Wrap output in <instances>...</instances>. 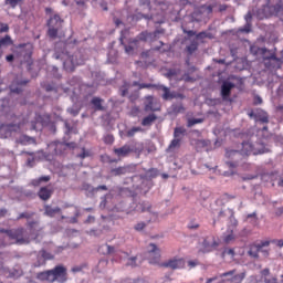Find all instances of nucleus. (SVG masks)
Listing matches in <instances>:
<instances>
[{
	"label": "nucleus",
	"mask_w": 283,
	"mask_h": 283,
	"mask_svg": "<svg viewBox=\"0 0 283 283\" xmlns=\"http://www.w3.org/2000/svg\"><path fill=\"white\" fill-rule=\"evenodd\" d=\"M27 227L30 231V234H28V231L23 228H15V229H3L0 228V233H4L6 238L9 240V244H30V235H33V238H39V233L43 231V228H41V223L39 221H28Z\"/></svg>",
	"instance_id": "nucleus-1"
},
{
	"label": "nucleus",
	"mask_w": 283,
	"mask_h": 283,
	"mask_svg": "<svg viewBox=\"0 0 283 283\" xmlns=\"http://www.w3.org/2000/svg\"><path fill=\"white\" fill-rule=\"evenodd\" d=\"M258 156L264 154V144L251 143V140L243 142L241 144V150L226 149V158H238L239 156Z\"/></svg>",
	"instance_id": "nucleus-2"
},
{
	"label": "nucleus",
	"mask_w": 283,
	"mask_h": 283,
	"mask_svg": "<svg viewBox=\"0 0 283 283\" xmlns=\"http://www.w3.org/2000/svg\"><path fill=\"white\" fill-rule=\"evenodd\" d=\"M36 280H39L40 282L65 283L67 282V268H65L63 264H60L52 270L39 272L36 274Z\"/></svg>",
	"instance_id": "nucleus-3"
},
{
	"label": "nucleus",
	"mask_w": 283,
	"mask_h": 283,
	"mask_svg": "<svg viewBox=\"0 0 283 283\" xmlns=\"http://www.w3.org/2000/svg\"><path fill=\"white\" fill-rule=\"evenodd\" d=\"M11 120H13L12 124H2L0 126V138H10L12 134L21 132V127L28 123V119L23 115H11Z\"/></svg>",
	"instance_id": "nucleus-4"
},
{
	"label": "nucleus",
	"mask_w": 283,
	"mask_h": 283,
	"mask_svg": "<svg viewBox=\"0 0 283 283\" xmlns=\"http://www.w3.org/2000/svg\"><path fill=\"white\" fill-rule=\"evenodd\" d=\"M113 151L117 158H127L129 154H143V144L139 147L125 144L119 148H114Z\"/></svg>",
	"instance_id": "nucleus-5"
},
{
	"label": "nucleus",
	"mask_w": 283,
	"mask_h": 283,
	"mask_svg": "<svg viewBox=\"0 0 283 283\" xmlns=\"http://www.w3.org/2000/svg\"><path fill=\"white\" fill-rule=\"evenodd\" d=\"M145 258L149 264H158L160 262V248L155 243H149L145 252Z\"/></svg>",
	"instance_id": "nucleus-6"
},
{
	"label": "nucleus",
	"mask_w": 283,
	"mask_h": 283,
	"mask_svg": "<svg viewBox=\"0 0 283 283\" xmlns=\"http://www.w3.org/2000/svg\"><path fill=\"white\" fill-rule=\"evenodd\" d=\"M237 270H230L228 272L221 273L219 277L224 279L226 282H231V283H242L244 282V277H247V272H241L239 274Z\"/></svg>",
	"instance_id": "nucleus-7"
},
{
	"label": "nucleus",
	"mask_w": 283,
	"mask_h": 283,
	"mask_svg": "<svg viewBox=\"0 0 283 283\" xmlns=\"http://www.w3.org/2000/svg\"><path fill=\"white\" fill-rule=\"evenodd\" d=\"M158 34H165V30H156L153 33L144 31V32L139 33L137 35V38L132 40V44L133 45H139L140 41H147L148 39L154 41L156 39V36H158Z\"/></svg>",
	"instance_id": "nucleus-8"
},
{
	"label": "nucleus",
	"mask_w": 283,
	"mask_h": 283,
	"mask_svg": "<svg viewBox=\"0 0 283 283\" xmlns=\"http://www.w3.org/2000/svg\"><path fill=\"white\" fill-rule=\"evenodd\" d=\"M107 248V255H113V261L114 262H123V260H125V258H129V253L125 252V251H120V250H116V248L106 244Z\"/></svg>",
	"instance_id": "nucleus-9"
},
{
	"label": "nucleus",
	"mask_w": 283,
	"mask_h": 283,
	"mask_svg": "<svg viewBox=\"0 0 283 283\" xmlns=\"http://www.w3.org/2000/svg\"><path fill=\"white\" fill-rule=\"evenodd\" d=\"M160 266H164V269H172V271H176L178 269H185V259L172 258L161 263Z\"/></svg>",
	"instance_id": "nucleus-10"
},
{
	"label": "nucleus",
	"mask_w": 283,
	"mask_h": 283,
	"mask_svg": "<svg viewBox=\"0 0 283 283\" xmlns=\"http://www.w3.org/2000/svg\"><path fill=\"white\" fill-rule=\"evenodd\" d=\"M71 67H67V61L64 62V67L67 72H74V67L77 65H83L85 63V59L81 56V53H75L70 57Z\"/></svg>",
	"instance_id": "nucleus-11"
},
{
	"label": "nucleus",
	"mask_w": 283,
	"mask_h": 283,
	"mask_svg": "<svg viewBox=\"0 0 283 283\" xmlns=\"http://www.w3.org/2000/svg\"><path fill=\"white\" fill-rule=\"evenodd\" d=\"M144 112H160V104L154 99V96H147L144 103Z\"/></svg>",
	"instance_id": "nucleus-12"
},
{
	"label": "nucleus",
	"mask_w": 283,
	"mask_h": 283,
	"mask_svg": "<svg viewBox=\"0 0 283 283\" xmlns=\"http://www.w3.org/2000/svg\"><path fill=\"white\" fill-rule=\"evenodd\" d=\"M233 87H235V84L231 83V82H223L221 85V98L223 101H229V96H231V90H233Z\"/></svg>",
	"instance_id": "nucleus-13"
},
{
	"label": "nucleus",
	"mask_w": 283,
	"mask_h": 283,
	"mask_svg": "<svg viewBox=\"0 0 283 283\" xmlns=\"http://www.w3.org/2000/svg\"><path fill=\"white\" fill-rule=\"evenodd\" d=\"M30 83V81L24 80V81H13L12 84L10 85V90L13 94H21L23 92V87H25Z\"/></svg>",
	"instance_id": "nucleus-14"
},
{
	"label": "nucleus",
	"mask_w": 283,
	"mask_h": 283,
	"mask_svg": "<svg viewBox=\"0 0 283 283\" xmlns=\"http://www.w3.org/2000/svg\"><path fill=\"white\" fill-rule=\"evenodd\" d=\"M52 193H54V190L52 188L41 187L38 191V198H40V200H43L44 202H48V200L52 198Z\"/></svg>",
	"instance_id": "nucleus-15"
},
{
	"label": "nucleus",
	"mask_w": 283,
	"mask_h": 283,
	"mask_svg": "<svg viewBox=\"0 0 283 283\" xmlns=\"http://www.w3.org/2000/svg\"><path fill=\"white\" fill-rule=\"evenodd\" d=\"M140 207L143 212L147 211L150 214V219L147 221V224H149V222H155V220H158V213L151 212V205L149 202H142Z\"/></svg>",
	"instance_id": "nucleus-16"
},
{
	"label": "nucleus",
	"mask_w": 283,
	"mask_h": 283,
	"mask_svg": "<svg viewBox=\"0 0 283 283\" xmlns=\"http://www.w3.org/2000/svg\"><path fill=\"white\" fill-rule=\"evenodd\" d=\"M59 213H61V208H52V206L50 205L44 206V216H46L48 218H55V216H59Z\"/></svg>",
	"instance_id": "nucleus-17"
},
{
	"label": "nucleus",
	"mask_w": 283,
	"mask_h": 283,
	"mask_svg": "<svg viewBox=\"0 0 283 283\" xmlns=\"http://www.w3.org/2000/svg\"><path fill=\"white\" fill-rule=\"evenodd\" d=\"M62 24H63V20L61 19L60 14H55V15L51 17L48 21L49 28L60 29Z\"/></svg>",
	"instance_id": "nucleus-18"
},
{
	"label": "nucleus",
	"mask_w": 283,
	"mask_h": 283,
	"mask_svg": "<svg viewBox=\"0 0 283 283\" xmlns=\"http://www.w3.org/2000/svg\"><path fill=\"white\" fill-rule=\"evenodd\" d=\"M156 120H158V116L151 113L142 119V125L143 127H151Z\"/></svg>",
	"instance_id": "nucleus-19"
},
{
	"label": "nucleus",
	"mask_w": 283,
	"mask_h": 283,
	"mask_svg": "<svg viewBox=\"0 0 283 283\" xmlns=\"http://www.w3.org/2000/svg\"><path fill=\"white\" fill-rule=\"evenodd\" d=\"M17 143L19 145H36V139L33 137H30L28 135H21L18 139Z\"/></svg>",
	"instance_id": "nucleus-20"
},
{
	"label": "nucleus",
	"mask_w": 283,
	"mask_h": 283,
	"mask_svg": "<svg viewBox=\"0 0 283 283\" xmlns=\"http://www.w3.org/2000/svg\"><path fill=\"white\" fill-rule=\"evenodd\" d=\"M91 104L95 112H105V107L103 106V98L101 97H93L91 99Z\"/></svg>",
	"instance_id": "nucleus-21"
},
{
	"label": "nucleus",
	"mask_w": 283,
	"mask_h": 283,
	"mask_svg": "<svg viewBox=\"0 0 283 283\" xmlns=\"http://www.w3.org/2000/svg\"><path fill=\"white\" fill-rule=\"evenodd\" d=\"M254 118L258 123H269V114L264 111L255 113Z\"/></svg>",
	"instance_id": "nucleus-22"
},
{
	"label": "nucleus",
	"mask_w": 283,
	"mask_h": 283,
	"mask_svg": "<svg viewBox=\"0 0 283 283\" xmlns=\"http://www.w3.org/2000/svg\"><path fill=\"white\" fill-rule=\"evenodd\" d=\"M10 45H14V41L9 34L0 39V50L1 48H10Z\"/></svg>",
	"instance_id": "nucleus-23"
},
{
	"label": "nucleus",
	"mask_w": 283,
	"mask_h": 283,
	"mask_svg": "<svg viewBox=\"0 0 283 283\" xmlns=\"http://www.w3.org/2000/svg\"><path fill=\"white\" fill-rule=\"evenodd\" d=\"M45 264H46V261H45L43 254L41 253V251H39L36 254L35 262H33V266H34V269H39L41 266H45Z\"/></svg>",
	"instance_id": "nucleus-24"
},
{
	"label": "nucleus",
	"mask_w": 283,
	"mask_h": 283,
	"mask_svg": "<svg viewBox=\"0 0 283 283\" xmlns=\"http://www.w3.org/2000/svg\"><path fill=\"white\" fill-rule=\"evenodd\" d=\"M23 270L22 269H13L9 271V274L7 277H11L12 280H19V277H22Z\"/></svg>",
	"instance_id": "nucleus-25"
},
{
	"label": "nucleus",
	"mask_w": 283,
	"mask_h": 283,
	"mask_svg": "<svg viewBox=\"0 0 283 283\" xmlns=\"http://www.w3.org/2000/svg\"><path fill=\"white\" fill-rule=\"evenodd\" d=\"M129 171L128 167H118V168H114L111 170V174H113V176H125V174H127Z\"/></svg>",
	"instance_id": "nucleus-26"
},
{
	"label": "nucleus",
	"mask_w": 283,
	"mask_h": 283,
	"mask_svg": "<svg viewBox=\"0 0 283 283\" xmlns=\"http://www.w3.org/2000/svg\"><path fill=\"white\" fill-rule=\"evenodd\" d=\"M50 180H51V177H50V176H42V177H40V178H38V179H33V180L31 181V185H32L33 187H39V186L41 185V182H50Z\"/></svg>",
	"instance_id": "nucleus-27"
},
{
	"label": "nucleus",
	"mask_w": 283,
	"mask_h": 283,
	"mask_svg": "<svg viewBox=\"0 0 283 283\" xmlns=\"http://www.w3.org/2000/svg\"><path fill=\"white\" fill-rule=\"evenodd\" d=\"M198 51V41L193 40L190 45L186 46V52L189 56L193 54V52Z\"/></svg>",
	"instance_id": "nucleus-28"
},
{
	"label": "nucleus",
	"mask_w": 283,
	"mask_h": 283,
	"mask_svg": "<svg viewBox=\"0 0 283 283\" xmlns=\"http://www.w3.org/2000/svg\"><path fill=\"white\" fill-rule=\"evenodd\" d=\"M161 90L164 92V94H163L164 101H171V98H176V96L174 94H171V92L169 91L168 87L163 86Z\"/></svg>",
	"instance_id": "nucleus-29"
},
{
	"label": "nucleus",
	"mask_w": 283,
	"mask_h": 283,
	"mask_svg": "<svg viewBox=\"0 0 283 283\" xmlns=\"http://www.w3.org/2000/svg\"><path fill=\"white\" fill-rule=\"evenodd\" d=\"M65 149H67V144L61 142L55 144V154H63Z\"/></svg>",
	"instance_id": "nucleus-30"
},
{
	"label": "nucleus",
	"mask_w": 283,
	"mask_h": 283,
	"mask_svg": "<svg viewBox=\"0 0 283 283\" xmlns=\"http://www.w3.org/2000/svg\"><path fill=\"white\" fill-rule=\"evenodd\" d=\"M138 132H143L142 127H133L129 130H127L126 136L128 138H134V136H136V134H138Z\"/></svg>",
	"instance_id": "nucleus-31"
},
{
	"label": "nucleus",
	"mask_w": 283,
	"mask_h": 283,
	"mask_svg": "<svg viewBox=\"0 0 283 283\" xmlns=\"http://www.w3.org/2000/svg\"><path fill=\"white\" fill-rule=\"evenodd\" d=\"M59 30L60 29H57V28L49 27L48 34H49L50 39H56V36H59Z\"/></svg>",
	"instance_id": "nucleus-32"
},
{
	"label": "nucleus",
	"mask_w": 283,
	"mask_h": 283,
	"mask_svg": "<svg viewBox=\"0 0 283 283\" xmlns=\"http://www.w3.org/2000/svg\"><path fill=\"white\" fill-rule=\"evenodd\" d=\"M200 123H205L203 118H190L188 119L187 127H193V125H200Z\"/></svg>",
	"instance_id": "nucleus-33"
},
{
	"label": "nucleus",
	"mask_w": 283,
	"mask_h": 283,
	"mask_svg": "<svg viewBox=\"0 0 283 283\" xmlns=\"http://www.w3.org/2000/svg\"><path fill=\"white\" fill-rule=\"evenodd\" d=\"M40 253H42L45 262H48L49 260H54V254H52V252H48L46 250L42 249L40 250Z\"/></svg>",
	"instance_id": "nucleus-34"
},
{
	"label": "nucleus",
	"mask_w": 283,
	"mask_h": 283,
	"mask_svg": "<svg viewBox=\"0 0 283 283\" xmlns=\"http://www.w3.org/2000/svg\"><path fill=\"white\" fill-rule=\"evenodd\" d=\"M33 216H35L34 212H22L17 217V220H30V218H33Z\"/></svg>",
	"instance_id": "nucleus-35"
},
{
	"label": "nucleus",
	"mask_w": 283,
	"mask_h": 283,
	"mask_svg": "<svg viewBox=\"0 0 283 283\" xmlns=\"http://www.w3.org/2000/svg\"><path fill=\"white\" fill-rule=\"evenodd\" d=\"M6 6H10V8H17L19 3H23V0H4Z\"/></svg>",
	"instance_id": "nucleus-36"
},
{
	"label": "nucleus",
	"mask_w": 283,
	"mask_h": 283,
	"mask_svg": "<svg viewBox=\"0 0 283 283\" xmlns=\"http://www.w3.org/2000/svg\"><path fill=\"white\" fill-rule=\"evenodd\" d=\"M260 251H262V250L258 249V245H254V247L250 248L248 253L251 258H258L259 256L258 253H260Z\"/></svg>",
	"instance_id": "nucleus-37"
},
{
	"label": "nucleus",
	"mask_w": 283,
	"mask_h": 283,
	"mask_svg": "<svg viewBox=\"0 0 283 283\" xmlns=\"http://www.w3.org/2000/svg\"><path fill=\"white\" fill-rule=\"evenodd\" d=\"M245 19H247V24H245L244 28H242L240 31H241V32L249 33V32H251V23H249V20H251V14H248V15L245 17Z\"/></svg>",
	"instance_id": "nucleus-38"
},
{
	"label": "nucleus",
	"mask_w": 283,
	"mask_h": 283,
	"mask_svg": "<svg viewBox=\"0 0 283 283\" xmlns=\"http://www.w3.org/2000/svg\"><path fill=\"white\" fill-rule=\"evenodd\" d=\"M187 129H185V127H176L175 132H174V137L178 138L180 136H182V134H186Z\"/></svg>",
	"instance_id": "nucleus-39"
},
{
	"label": "nucleus",
	"mask_w": 283,
	"mask_h": 283,
	"mask_svg": "<svg viewBox=\"0 0 283 283\" xmlns=\"http://www.w3.org/2000/svg\"><path fill=\"white\" fill-rule=\"evenodd\" d=\"M90 156H92V153L85 148H82V153L77 155V158L84 160V158H90Z\"/></svg>",
	"instance_id": "nucleus-40"
},
{
	"label": "nucleus",
	"mask_w": 283,
	"mask_h": 283,
	"mask_svg": "<svg viewBox=\"0 0 283 283\" xmlns=\"http://www.w3.org/2000/svg\"><path fill=\"white\" fill-rule=\"evenodd\" d=\"M126 54H134V48H138V45L133 44L132 41L129 45H124Z\"/></svg>",
	"instance_id": "nucleus-41"
},
{
	"label": "nucleus",
	"mask_w": 283,
	"mask_h": 283,
	"mask_svg": "<svg viewBox=\"0 0 283 283\" xmlns=\"http://www.w3.org/2000/svg\"><path fill=\"white\" fill-rule=\"evenodd\" d=\"M202 247H203L205 253H209L213 250V245L209 244V241H207V240H203Z\"/></svg>",
	"instance_id": "nucleus-42"
},
{
	"label": "nucleus",
	"mask_w": 283,
	"mask_h": 283,
	"mask_svg": "<svg viewBox=\"0 0 283 283\" xmlns=\"http://www.w3.org/2000/svg\"><path fill=\"white\" fill-rule=\"evenodd\" d=\"M176 147H180V139L178 138L171 140L170 145L168 146V149L171 151V149H176Z\"/></svg>",
	"instance_id": "nucleus-43"
},
{
	"label": "nucleus",
	"mask_w": 283,
	"mask_h": 283,
	"mask_svg": "<svg viewBox=\"0 0 283 283\" xmlns=\"http://www.w3.org/2000/svg\"><path fill=\"white\" fill-rule=\"evenodd\" d=\"M136 260H138L136 256L128 258L126 266H132L133 269L136 268Z\"/></svg>",
	"instance_id": "nucleus-44"
},
{
	"label": "nucleus",
	"mask_w": 283,
	"mask_h": 283,
	"mask_svg": "<svg viewBox=\"0 0 283 283\" xmlns=\"http://www.w3.org/2000/svg\"><path fill=\"white\" fill-rule=\"evenodd\" d=\"M272 244H275L279 249H283V239H274L271 241Z\"/></svg>",
	"instance_id": "nucleus-45"
},
{
	"label": "nucleus",
	"mask_w": 283,
	"mask_h": 283,
	"mask_svg": "<svg viewBox=\"0 0 283 283\" xmlns=\"http://www.w3.org/2000/svg\"><path fill=\"white\" fill-rule=\"evenodd\" d=\"M145 227H147V223L145 222H138L137 224H135L134 229L135 231H143V229H145Z\"/></svg>",
	"instance_id": "nucleus-46"
},
{
	"label": "nucleus",
	"mask_w": 283,
	"mask_h": 283,
	"mask_svg": "<svg viewBox=\"0 0 283 283\" xmlns=\"http://www.w3.org/2000/svg\"><path fill=\"white\" fill-rule=\"evenodd\" d=\"M23 48H27L30 52H32V44L31 43H22L17 46L18 50H23Z\"/></svg>",
	"instance_id": "nucleus-47"
},
{
	"label": "nucleus",
	"mask_w": 283,
	"mask_h": 283,
	"mask_svg": "<svg viewBox=\"0 0 283 283\" xmlns=\"http://www.w3.org/2000/svg\"><path fill=\"white\" fill-rule=\"evenodd\" d=\"M104 143H105L106 145H112V143H114V135H106V136L104 137Z\"/></svg>",
	"instance_id": "nucleus-48"
},
{
	"label": "nucleus",
	"mask_w": 283,
	"mask_h": 283,
	"mask_svg": "<svg viewBox=\"0 0 283 283\" xmlns=\"http://www.w3.org/2000/svg\"><path fill=\"white\" fill-rule=\"evenodd\" d=\"M201 10L203 12H207V14H211L213 12V7L212 6H202Z\"/></svg>",
	"instance_id": "nucleus-49"
},
{
	"label": "nucleus",
	"mask_w": 283,
	"mask_h": 283,
	"mask_svg": "<svg viewBox=\"0 0 283 283\" xmlns=\"http://www.w3.org/2000/svg\"><path fill=\"white\" fill-rule=\"evenodd\" d=\"M133 85H134L135 87H138V86H139L140 90H145V88H147V87H151V84H139L138 82H134Z\"/></svg>",
	"instance_id": "nucleus-50"
},
{
	"label": "nucleus",
	"mask_w": 283,
	"mask_h": 283,
	"mask_svg": "<svg viewBox=\"0 0 283 283\" xmlns=\"http://www.w3.org/2000/svg\"><path fill=\"white\" fill-rule=\"evenodd\" d=\"M281 281L277 282L276 277H270V279H265V283H283V275H281Z\"/></svg>",
	"instance_id": "nucleus-51"
},
{
	"label": "nucleus",
	"mask_w": 283,
	"mask_h": 283,
	"mask_svg": "<svg viewBox=\"0 0 283 283\" xmlns=\"http://www.w3.org/2000/svg\"><path fill=\"white\" fill-rule=\"evenodd\" d=\"M10 30V27L6 23L0 22V34L3 32H8Z\"/></svg>",
	"instance_id": "nucleus-52"
},
{
	"label": "nucleus",
	"mask_w": 283,
	"mask_h": 283,
	"mask_svg": "<svg viewBox=\"0 0 283 283\" xmlns=\"http://www.w3.org/2000/svg\"><path fill=\"white\" fill-rule=\"evenodd\" d=\"M269 244H271V241H262L256 247H258L259 251H262V249H264V247H269Z\"/></svg>",
	"instance_id": "nucleus-53"
},
{
	"label": "nucleus",
	"mask_w": 283,
	"mask_h": 283,
	"mask_svg": "<svg viewBox=\"0 0 283 283\" xmlns=\"http://www.w3.org/2000/svg\"><path fill=\"white\" fill-rule=\"evenodd\" d=\"M188 229H191V230L200 229V224L192 221L188 223Z\"/></svg>",
	"instance_id": "nucleus-54"
},
{
	"label": "nucleus",
	"mask_w": 283,
	"mask_h": 283,
	"mask_svg": "<svg viewBox=\"0 0 283 283\" xmlns=\"http://www.w3.org/2000/svg\"><path fill=\"white\" fill-rule=\"evenodd\" d=\"M223 200H227V201H229V200H235V196L229 195V193H224V195H223Z\"/></svg>",
	"instance_id": "nucleus-55"
},
{
	"label": "nucleus",
	"mask_w": 283,
	"mask_h": 283,
	"mask_svg": "<svg viewBox=\"0 0 283 283\" xmlns=\"http://www.w3.org/2000/svg\"><path fill=\"white\" fill-rule=\"evenodd\" d=\"M198 264H199L198 260L188 261V266H190V269L198 266Z\"/></svg>",
	"instance_id": "nucleus-56"
},
{
	"label": "nucleus",
	"mask_w": 283,
	"mask_h": 283,
	"mask_svg": "<svg viewBox=\"0 0 283 283\" xmlns=\"http://www.w3.org/2000/svg\"><path fill=\"white\" fill-rule=\"evenodd\" d=\"M227 165L230 169H235V167H238V161H227Z\"/></svg>",
	"instance_id": "nucleus-57"
},
{
	"label": "nucleus",
	"mask_w": 283,
	"mask_h": 283,
	"mask_svg": "<svg viewBox=\"0 0 283 283\" xmlns=\"http://www.w3.org/2000/svg\"><path fill=\"white\" fill-rule=\"evenodd\" d=\"M196 39H207V32L202 31L197 33Z\"/></svg>",
	"instance_id": "nucleus-58"
},
{
	"label": "nucleus",
	"mask_w": 283,
	"mask_h": 283,
	"mask_svg": "<svg viewBox=\"0 0 283 283\" xmlns=\"http://www.w3.org/2000/svg\"><path fill=\"white\" fill-rule=\"evenodd\" d=\"M254 105H262V97L259 95L254 96Z\"/></svg>",
	"instance_id": "nucleus-59"
},
{
	"label": "nucleus",
	"mask_w": 283,
	"mask_h": 283,
	"mask_svg": "<svg viewBox=\"0 0 283 283\" xmlns=\"http://www.w3.org/2000/svg\"><path fill=\"white\" fill-rule=\"evenodd\" d=\"M71 271L72 273H81V271H83V266H74Z\"/></svg>",
	"instance_id": "nucleus-60"
},
{
	"label": "nucleus",
	"mask_w": 283,
	"mask_h": 283,
	"mask_svg": "<svg viewBox=\"0 0 283 283\" xmlns=\"http://www.w3.org/2000/svg\"><path fill=\"white\" fill-rule=\"evenodd\" d=\"M6 61H7V63H12L14 61V55H12V54L7 55Z\"/></svg>",
	"instance_id": "nucleus-61"
},
{
	"label": "nucleus",
	"mask_w": 283,
	"mask_h": 283,
	"mask_svg": "<svg viewBox=\"0 0 283 283\" xmlns=\"http://www.w3.org/2000/svg\"><path fill=\"white\" fill-rule=\"evenodd\" d=\"M96 218H94L93 216H88L87 219H86V224H90L92 222H95Z\"/></svg>",
	"instance_id": "nucleus-62"
},
{
	"label": "nucleus",
	"mask_w": 283,
	"mask_h": 283,
	"mask_svg": "<svg viewBox=\"0 0 283 283\" xmlns=\"http://www.w3.org/2000/svg\"><path fill=\"white\" fill-rule=\"evenodd\" d=\"M188 36H196L197 35V33H196V31H193V30H189V31H184Z\"/></svg>",
	"instance_id": "nucleus-63"
},
{
	"label": "nucleus",
	"mask_w": 283,
	"mask_h": 283,
	"mask_svg": "<svg viewBox=\"0 0 283 283\" xmlns=\"http://www.w3.org/2000/svg\"><path fill=\"white\" fill-rule=\"evenodd\" d=\"M149 56V51H144V52H142V54H140V57L142 59H147Z\"/></svg>",
	"instance_id": "nucleus-64"
}]
</instances>
